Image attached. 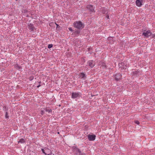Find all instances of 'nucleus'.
Wrapping results in <instances>:
<instances>
[{"mask_svg": "<svg viewBox=\"0 0 155 155\" xmlns=\"http://www.w3.org/2000/svg\"><path fill=\"white\" fill-rule=\"evenodd\" d=\"M87 138L89 140L94 141L95 139L96 136L94 134H89L87 136Z\"/></svg>", "mask_w": 155, "mask_h": 155, "instance_id": "423d86ee", "label": "nucleus"}, {"mask_svg": "<svg viewBox=\"0 0 155 155\" xmlns=\"http://www.w3.org/2000/svg\"><path fill=\"white\" fill-rule=\"evenodd\" d=\"M53 47V45L52 44H49L48 46V48H52Z\"/></svg>", "mask_w": 155, "mask_h": 155, "instance_id": "aec40b11", "label": "nucleus"}, {"mask_svg": "<svg viewBox=\"0 0 155 155\" xmlns=\"http://www.w3.org/2000/svg\"><path fill=\"white\" fill-rule=\"evenodd\" d=\"M108 39L109 40H113V38L111 37H109L108 38Z\"/></svg>", "mask_w": 155, "mask_h": 155, "instance_id": "a878e982", "label": "nucleus"}, {"mask_svg": "<svg viewBox=\"0 0 155 155\" xmlns=\"http://www.w3.org/2000/svg\"><path fill=\"white\" fill-rule=\"evenodd\" d=\"M101 12L103 14H104L106 13V10L105 9H103L102 10Z\"/></svg>", "mask_w": 155, "mask_h": 155, "instance_id": "6ab92c4d", "label": "nucleus"}, {"mask_svg": "<svg viewBox=\"0 0 155 155\" xmlns=\"http://www.w3.org/2000/svg\"><path fill=\"white\" fill-rule=\"evenodd\" d=\"M80 78L81 79H83L84 80H85L86 78V76L85 74L83 73H81L79 74Z\"/></svg>", "mask_w": 155, "mask_h": 155, "instance_id": "ddd939ff", "label": "nucleus"}, {"mask_svg": "<svg viewBox=\"0 0 155 155\" xmlns=\"http://www.w3.org/2000/svg\"><path fill=\"white\" fill-rule=\"evenodd\" d=\"M40 86H41V85L40 84V85H39L38 86H37V87H39Z\"/></svg>", "mask_w": 155, "mask_h": 155, "instance_id": "c756f323", "label": "nucleus"}, {"mask_svg": "<svg viewBox=\"0 0 155 155\" xmlns=\"http://www.w3.org/2000/svg\"><path fill=\"white\" fill-rule=\"evenodd\" d=\"M45 110L46 111V112H48V113H50L51 112H52V110L51 109H46Z\"/></svg>", "mask_w": 155, "mask_h": 155, "instance_id": "a211bd4d", "label": "nucleus"}, {"mask_svg": "<svg viewBox=\"0 0 155 155\" xmlns=\"http://www.w3.org/2000/svg\"><path fill=\"white\" fill-rule=\"evenodd\" d=\"M87 9H89L91 12H95L94 10V8L93 6L91 5H87Z\"/></svg>", "mask_w": 155, "mask_h": 155, "instance_id": "6e6552de", "label": "nucleus"}, {"mask_svg": "<svg viewBox=\"0 0 155 155\" xmlns=\"http://www.w3.org/2000/svg\"><path fill=\"white\" fill-rule=\"evenodd\" d=\"M139 71L138 70H137V71H133V73L134 75L135 76H137V75H139Z\"/></svg>", "mask_w": 155, "mask_h": 155, "instance_id": "4468645a", "label": "nucleus"}, {"mask_svg": "<svg viewBox=\"0 0 155 155\" xmlns=\"http://www.w3.org/2000/svg\"><path fill=\"white\" fill-rule=\"evenodd\" d=\"M18 143H23L25 142V140L24 139L21 138L18 141Z\"/></svg>", "mask_w": 155, "mask_h": 155, "instance_id": "2eb2a0df", "label": "nucleus"}, {"mask_svg": "<svg viewBox=\"0 0 155 155\" xmlns=\"http://www.w3.org/2000/svg\"><path fill=\"white\" fill-rule=\"evenodd\" d=\"M87 64L89 67L91 68H93L95 65L94 62L92 60H89L87 63Z\"/></svg>", "mask_w": 155, "mask_h": 155, "instance_id": "39448f33", "label": "nucleus"}, {"mask_svg": "<svg viewBox=\"0 0 155 155\" xmlns=\"http://www.w3.org/2000/svg\"><path fill=\"white\" fill-rule=\"evenodd\" d=\"M81 155H86V154H85V153H82V154H81Z\"/></svg>", "mask_w": 155, "mask_h": 155, "instance_id": "2f4dec72", "label": "nucleus"}, {"mask_svg": "<svg viewBox=\"0 0 155 155\" xmlns=\"http://www.w3.org/2000/svg\"><path fill=\"white\" fill-rule=\"evenodd\" d=\"M15 67L17 69H20L21 68V67L19 66L18 64H16L15 65Z\"/></svg>", "mask_w": 155, "mask_h": 155, "instance_id": "dca6fc26", "label": "nucleus"}, {"mask_svg": "<svg viewBox=\"0 0 155 155\" xmlns=\"http://www.w3.org/2000/svg\"><path fill=\"white\" fill-rule=\"evenodd\" d=\"M101 66L104 67L105 68H107V66L106 65L105 63L104 62H102L101 63Z\"/></svg>", "mask_w": 155, "mask_h": 155, "instance_id": "f3484780", "label": "nucleus"}, {"mask_svg": "<svg viewBox=\"0 0 155 155\" xmlns=\"http://www.w3.org/2000/svg\"><path fill=\"white\" fill-rule=\"evenodd\" d=\"M122 75L120 73H117L115 74L114 76L116 81H118L121 79Z\"/></svg>", "mask_w": 155, "mask_h": 155, "instance_id": "0eeeda50", "label": "nucleus"}, {"mask_svg": "<svg viewBox=\"0 0 155 155\" xmlns=\"http://www.w3.org/2000/svg\"><path fill=\"white\" fill-rule=\"evenodd\" d=\"M58 134H59V132H58Z\"/></svg>", "mask_w": 155, "mask_h": 155, "instance_id": "473e14b6", "label": "nucleus"}, {"mask_svg": "<svg viewBox=\"0 0 155 155\" xmlns=\"http://www.w3.org/2000/svg\"><path fill=\"white\" fill-rule=\"evenodd\" d=\"M44 113V111L43 110H41V114H43Z\"/></svg>", "mask_w": 155, "mask_h": 155, "instance_id": "c85d7f7f", "label": "nucleus"}, {"mask_svg": "<svg viewBox=\"0 0 155 155\" xmlns=\"http://www.w3.org/2000/svg\"><path fill=\"white\" fill-rule=\"evenodd\" d=\"M134 123L137 124H140L138 120H135L134 121Z\"/></svg>", "mask_w": 155, "mask_h": 155, "instance_id": "4be33fe9", "label": "nucleus"}, {"mask_svg": "<svg viewBox=\"0 0 155 155\" xmlns=\"http://www.w3.org/2000/svg\"><path fill=\"white\" fill-rule=\"evenodd\" d=\"M41 151H42V152H43V153H45V155H47V154L46 153H45V152L44 150V149H41Z\"/></svg>", "mask_w": 155, "mask_h": 155, "instance_id": "b1692460", "label": "nucleus"}, {"mask_svg": "<svg viewBox=\"0 0 155 155\" xmlns=\"http://www.w3.org/2000/svg\"><path fill=\"white\" fill-rule=\"evenodd\" d=\"M83 60L84 62H85V60L83 58Z\"/></svg>", "mask_w": 155, "mask_h": 155, "instance_id": "7c9ffc66", "label": "nucleus"}, {"mask_svg": "<svg viewBox=\"0 0 155 155\" xmlns=\"http://www.w3.org/2000/svg\"><path fill=\"white\" fill-rule=\"evenodd\" d=\"M81 96L80 92H73L71 94V98L73 99L79 98Z\"/></svg>", "mask_w": 155, "mask_h": 155, "instance_id": "f03ea898", "label": "nucleus"}, {"mask_svg": "<svg viewBox=\"0 0 155 155\" xmlns=\"http://www.w3.org/2000/svg\"><path fill=\"white\" fill-rule=\"evenodd\" d=\"M80 32V30H75L74 32L72 33V35H74V36H78Z\"/></svg>", "mask_w": 155, "mask_h": 155, "instance_id": "9d476101", "label": "nucleus"}, {"mask_svg": "<svg viewBox=\"0 0 155 155\" xmlns=\"http://www.w3.org/2000/svg\"><path fill=\"white\" fill-rule=\"evenodd\" d=\"M5 117L6 118H8L9 117V116L8 115V113L6 112L5 113Z\"/></svg>", "mask_w": 155, "mask_h": 155, "instance_id": "412c9836", "label": "nucleus"}, {"mask_svg": "<svg viewBox=\"0 0 155 155\" xmlns=\"http://www.w3.org/2000/svg\"><path fill=\"white\" fill-rule=\"evenodd\" d=\"M73 151L75 152L76 155H81L82 153L81 150L76 147H73Z\"/></svg>", "mask_w": 155, "mask_h": 155, "instance_id": "7ed1b4c3", "label": "nucleus"}, {"mask_svg": "<svg viewBox=\"0 0 155 155\" xmlns=\"http://www.w3.org/2000/svg\"><path fill=\"white\" fill-rule=\"evenodd\" d=\"M118 66L121 69H126V66L124 64V63H120L118 64Z\"/></svg>", "mask_w": 155, "mask_h": 155, "instance_id": "1a4fd4ad", "label": "nucleus"}, {"mask_svg": "<svg viewBox=\"0 0 155 155\" xmlns=\"http://www.w3.org/2000/svg\"><path fill=\"white\" fill-rule=\"evenodd\" d=\"M92 49V48L90 47L87 48V50L88 51H90V50H91Z\"/></svg>", "mask_w": 155, "mask_h": 155, "instance_id": "bb28decb", "label": "nucleus"}, {"mask_svg": "<svg viewBox=\"0 0 155 155\" xmlns=\"http://www.w3.org/2000/svg\"><path fill=\"white\" fill-rule=\"evenodd\" d=\"M142 0H136V5L138 7H140L142 5Z\"/></svg>", "mask_w": 155, "mask_h": 155, "instance_id": "9b49d317", "label": "nucleus"}, {"mask_svg": "<svg viewBox=\"0 0 155 155\" xmlns=\"http://www.w3.org/2000/svg\"><path fill=\"white\" fill-rule=\"evenodd\" d=\"M73 25L74 27L79 29H82L84 27L83 24L81 21H75L73 24Z\"/></svg>", "mask_w": 155, "mask_h": 155, "instance_id": "f257e3e1", "label": "nucleus"}, {"mask_svg": "<svg viewBox=\"0 0 155 155\" xmlns=\"http://www.w3.org/2000/svg\"><path fill=\"white\" fill-rule=\"evenodd\" d=\"M28 28L29 30L31 31H33L35 28L33 24H30L28 25Z\"/></svg>", "mask_w": 155, "mask_h": 155, "instance_id": "f8f14e48", "label": "nucleus"}, {"mask_svg": "<svg viewBox=\"0 0 155 155\" xmlns=\"http://www.w3.org/2000/svg\"><path fill=\"white\" fill-rule=\"evenodd\" d=\"M34 79V77L31 76V77H30L29 78V79L30 81H32Z\"/></svg>", "mask_w": 155, "mask_h": 155, "instance_id": "5701e85b", "label": "nucleus"}, {"mask_svg": "<svg viewBox=\"0 0 155 155\" xmlns=\"http://www.w3.org/2000/svg\"><path fill=\"white\" fill-rule=\"evenodd\" d=\"M151 35L152 32L149 30L146 31V32H143L142 34V35L144 36L145 38H148L149 36H151Z\"/></svg>", "mask_w": 155, "mask_h": 155, "instance_id": "20e7f679", "label": "nucleus"}, {"mask_svg": "<svg viewBox=\"0 0 155 155\" xmlns=\"http://www.w3.org/2000/svg\"><path fill=\"white\" fill-rule=\"evenodd\" d=\"M68 29L70 31H73V30L72 29V28H71V27H69L68 28Z\"/></svg>", "mask_w": 155, "mask_h": 155, "instance_id": "393cba45", "label": "nucleus"}, {"mask_svg": "<svg viewBox=\"0 0 155 155\" xmlns=\"http://www.w3.org/2000/svg\"><path fill=\"white\" fill-rule=\"evenodd\" d=\"M106 18L107 19H109V16L108 15H107L106 16Z\"/></svg>", "mask_w": 155, "mask_h": 155, "instance_id": "cd10ccee", "label": "nucleus"}]
</instances>
